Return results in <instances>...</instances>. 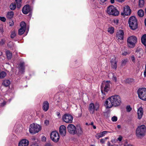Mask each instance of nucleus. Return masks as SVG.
<instances>
[{
  "label": "nucleus",
  "instance_id": "f257e3e1",
  "mask_svg": "<svg viewBox=\"0 0 146 146\" xmlns=\"http://www.w3.org/2000/svg\"><path fill=\"white\" fill-rule=\"evenodd\" d=\"M109 100L111 101L110 104H109V107H112L113 106L116 107L120 105L121 103V99L119 96L118 95H114L109 98Z\"/></svg>",
  "mask_w": 146,
  "mask_h": 146
},
{
  "label": "nucleus",
  "instance_id": "f03ea898",
  "mask_svg": "<svg viewBox=\"0 0 146 146\" xmlns=\"http://www.w3.org/2000/svg\"><path fill=\"white\" fill-rule=\"evenodd\" d=\"M106 12L108 14L113 16H117L119 13V11L116 7L112 5L108 7Z\"/></svg>",
  "mask_w": 146,
  "mask_h": 146
},
{
  "label": "nucleus",
  "instance_id": "7ed1b4c3",
  "mask_svg": "<svg viewBox=\"0 0 146 146\" xmlns=\"http://www.w3.org/2000/svg\"><path fill=\"white\" fill-rule=\"evenodd\" d=\"M41 130V127L39 125L33 123L30 125L29 131L30 133L34 134L38 133Z\"/></svg>",
  "mask_w": 146,
  "mask_h": 146
},
{
  "label": "nucleus",
  "instance_id": "20e7f679",
  "mask_svg": "<svg viewBox=\"0 0 146 146\" xmlns=\"http://www.w3.org/2000/svg\"><path fill=\"white\" fill-rule=\"evenodd\" d=\"M128 23L129 26L131 29L135 30L137 28V20L135 16H132L129 18Z\"/></svg>",
  "mask_w": 146,
  "mask_h": 146
},
{
  "label": "nucleus",
  "instance_id": "39448f33",
  "mask_svg": "<svg viewBox=\"0 0 146 146\" xmlns=\"http://www.w3.org/2000/svg\"><path fill=\"white\" fill-rule=\"evenodd\" d=\"M145 130L146 127L145 125H142L138 126L136 131L137 136L138 137H140L144 136L145 133Z\"/></svg>",
  "mask_w": 146,
  "mask_h": 146
},
{
  "label": "nucleus",
  "instance_id": "423d86ee",
  "mask_svg": "<svg viewBox=\"0 0 146 146\" xmlns=\"http://www.w3.org/2000/svg\"><path fill=\"white\" fill-rule=\"evenodd\" d=\"M137 38L134 36H131L128 38L127 40V44L129 47L133 48L135 46Z\"/></svg>",
  "mask_w": 146,
  "mask_h": 146
},
{
  "label": "nucleus",
  "instance_id": "0eeeda50",
  "mask_svg": "<svg viewBox=\"0 0 146 146\" xmlns=\"http://www.w3.org/2000/svg\"><path fill=\"white\" fill-rule=\"evenodd\" d=\"M110 81H106L102 83L101 86V90L102 94L105 95V93L103 92V89L104 92L106 93L109 90L110 88Z\"/></svg>",
  "mask_w": 146,
  "mask_h": 146
},
{
  "label": "nucleus",
  "instance_id": "6e6552de",
  "mask_svg": "<svg viewBox=\"0 0 146 146\" xmlns=\"http://www.w3.org/2000/svg\"><path fill=\"white\" fill-rule=\"evenodd\" d=\"M139 97L142 100L146 101V88L139 89L137 90Z\"/></svg>",
  "mask_w": 146,
  "mask_h": 146
},
{
  "label": "nucleus",
  "instance_id": "1a4fd4ad",
  "mask_svg": "<svg viewBox=\"0 0 146 146\" xmlns=\"http://www.w3.org/2000/svg\"><path fill=\"white\" fill-rule=\"evenodd\" d=\"M62 119L66 123L70 124L72 122L73 117L69 114L65 113L62 116Z\"/></svg>",
  "mask_w": 146,
  "mask_h": 146
},
{
  "label": "nucleus",
  "instance_id": "9d476101",
  "mask_svg": "<svg viewBox=\"0 0 146 146\" xmlns=\"http://www.w3.org/2000/svg\"><path fill=\"white\" fill-rule=\"evenodd\" d=\"M50 138L54 142H58L60 138L59 133L56 131H52L50 134Z\"/></svg>",
  "mask_w": 146,
  "mask_h": 146
},
{
  "label": "nucleus",
  "instance_id": "9b49d317",
  "mask_svg": "<svg viewBox=\"0 0 146 146\" xmlns=\"http://www.w3.org/2000/svg\"><path fill=\"white\" fill-rule=\"evenodd\" d=\"M76 127L72 124H69L67 127V129L68 132L70 134L74 135L75 134Z\"/></svg>",
  "mask_w": 146,
  "mask_h": 146
},
{
  "label": "nucleus",
  "instance_id": "f8f14e48",
  "mask_svg": "<svg viewBox=\"0 0 146 146\" xmlns=\"http://www.w3.org/2000/svg\"><path fill=\"white\" fill-rule=\"evenodd\" d=\"M131 13V10L130 9L129 7L127 5L124 8L123 12L121 13L122 15H130Z\"/></svg>",
  "mask_w": 146,
  "mask_h": 146
},
{
  "label": "nucleus",
  "instance_id": "ddd939ff",
  "mask_svg": "<svg viewBox=\"0 0 146 146\" xmlns=\"http://www.w3.org/2000/svg\"><path fill=\"white\" fill-rule=\"evenodd\" d=\"M31 11L30 6L29 5H25L22 10L23 13L25 14H27Z\"/></svg>",
  "mask_w": 146,
  "mask_h": 146
},
{
  "label": "nucleus",
  "instance_id": "4468645a",
  "mask_svg": "<svg viewBox=\"0 0 146 146\" xmlns=\"http://www.w3.org/2000/svg\"><path fill=\"white\" fill-rule=\"evenodd\" d=\"M18 69L19 72L23 74L25 72V63L24 62H21L19 64Z\"/></svg>",
  "mask_w": 146,
  "mask_h": 146
},
{
  "label": "nucleus",
  "instance_id": "2eb2a0df",
  "mask_svg": "<svg viewBox=\"0 0 146 146\" xmlns=\"http://www.w3.org/2000/svg\"><path fill=\"white\" fill-rule=\"evenodd\" d=\"M29 144V141L28 140L23 139L19 142L18 146H28Z\"/></svg>",
  "mask_w": 146,
  "mask_h": 146
},
{
  "label": "nucleus",
  "instance_id": "dca6fc26",
  "mask_svg": "<svg viewBox=\"0 0 146 146\" xmlns=\"http://www.w3.org/2000/svg\"><path fill=\"white\" fill-rule=\"evenodd\" d=\"M137 114L138 115V119H140L142 117L143 114V108L140 107L137 110Z\"/></svg>",
  "mask_w": 146,
  "mask_h": 146
},
{
  "label": "nucleus",
  "instance_id": "f3484780",
  "mask_svg": "<svg viewBox=\"0 0 146 146\" xmlns=\"http://www.w3.org/2000/svg\"><path fill=\"white\" fill-rule=\"evenodd\" d=\"M49 104L47 101H44L43 103L42 109L44 111H46L49 108Z\"/></svg>",
  "mask_w": 146,
  "mask_h": 146
},
{
  "label": "nucleus",
  "instance_id": "a211bd4d",
  "mask_svg": "<svg viewBox=\"0 0 146 146\" xmlns=\"http://www.w3.org/2000/svg\"><path fill=\"white\" fill-rule=\"evenodd\" d=\"M59 131L61 135H65L66 133V127L63 125H61L59 128Z\"/></svg>",
  "mask_w": 146,
  "mask_h": 146
},
{
  "label": "nucleus",
  "instance_id": "6ab92c4d",
  "mask_svg": "<svg viewBox=\"0 0 146 146\" xmlns=\"http://www.w3.org/2000/svg\"><path fill=\"white\" fill-rule=\"evenodd\" d=\"M116 57L114 56L113 58H112L110 61L111 64V67L113 69H116L117 68V61Z\"/></svg>",
  "mask_w": 146,
  "mask_h": 146
},
{
  "label": "nucleus",
  "instance_id": "aec40b11",
  "mask_svg": "<svg viewBox=\"0 0 146 146\" xmlns=\"http://www.w3.org/2000/svg\"><path fill=\"white\" fill-rule=\"evenodd\" d=\"M124 35V32L122 30H119L117 33V36L118 39L121 40H122L123 37Z\"/></svg>",
  "mask_w": 146,
  "mask_h": 146
},
{
  "label": "nucleus",
  "instance_id": "412c9836",
  "mask_svg": "<svg viewBox=\"0 0 146 146\" xmlns=\"http://www.w3.org/2000/svg\"><path fill=\"white\" fill-rule=\"evenodd\" d=\"M88 110L91 113L93 114L95 112V105L93 103H90L89 106Z\"/></svg>",
  "mask_w": 146,
  "mask_h": 146
},
{
  "label": "nucleus",
  "instance_id": "4be33fe9",
  "mask_svg": "<svg viewBox=\"0 0 146 146\" xmlns=\"http://www.w3.org/2000/svg\"><path fill=\"white\" fill-rule=\"evenodd\" d=\"M83 133L82 128L80 126L77 127L76 128V131H75V134H77L79 136L82 135Z\"/></svg>",
  "mask_w": 146,
  "mask_h": 146
},
{
  "label": "nucleus",
  "instance_id": "5701e85b",
  "mask_svg": "<svg viewBox=\"0 0 146 146\" xmlns=\"http://www.w3.org/2000/svg\"><path fill=\"white\" fill-rule=\"evenodd\" d=\"M108 132L107 131H104L102 132L98 133L96 135V137L97 139H99L100 137L104 136Z\"/></svg>",
  "mask_w": 146,
  "mask_h": 146
},
{
  "label": "nucleus",
  "instance_id": "b1692460",
  "mask_svg": "<svg viewBox=\"0 0 146 146\" xmlns=\"http://www.w3.org/2000/svg\"><path fill=\"white\" fill-rule=\"evenodd\" d=\"M14 13L13 11L8 12L6 15V17L8 19H11L13 18Z\"/></svg>",
  "mask_w": 146,
  "mask_h": 146
},
{
  "label": "nucleus",
  "instance_id": "393cba45",
  "mask_svg": "<svg viewBox=\"0 0 146 146\" xmlns=\"http://www.w3.org/2000/svg\"><path fill=\"white\" fill-rule=\"evenodd\" d=\"M10 81L9 80H5L3 81L2 84L5 87L9 86L10 84Z\"/></svg>",
  "mask_w": 146,
  "mask_h": 146
},
{
  "label": "nucleus",
  "instance_id": "a878e982",
  "mask_svg": "<svg viewBox=\"0 0 146 146\" xmlns=\"http://www.w3.org/2000/svg\"><path fill=\"white\" fill-rule=\"evenodd\" d=\"M110 102V100H109V98H108L105 102L104 105L106 106V108H111L108 107V106H109V104H110L111 103Z\"/></svg>",
  "mask_w": 146,
  "mask_h": 146
},
{
  "label": "nucleus",
  "instance_id": "bb28decb",
  "mask_svg": "<svg viewBox=\"0 0 146 146\" xmlns=\"http://www.w3.org/2000/svg\"><path fill=\"white\" fill-rule=\"evenodd\" d=\"M141 41L143 45H146V34L143 35L141 38Z\"/></svg>",
  "mask_w": 146,
  "mask_h": 146
},
{
  "label": "nucleus",
  "instance_id": "cd10ccee",
  "mask_svg": "<svg viewBox=\"0 0 146 146\" xmlns=\"http://www.w3.org/2000/svg\"><path fill=\"white\" fill-rule=\"evenodd\" d=\"M22 0H15L17 8L19 9L21 6Z\"/></svg>",
  "mask_w": 146,
  "mask_h": 146
},
{
  "label": "nucleus",
  "instance_id": "c85d7f7f",
  "mask_svg": "<svg viewBox=\"0 0 146 146\" xmlns=\"http://www.w3.org/2000/svg\"><path fill=\"white\" fill-rule=\"evenodd\" d=\"M9 8L12 10H15L16 8V5L15 3H11L9 6Z\"/></svg>",
  "mask_w": 146,
  "mask_h": 146
},
{
  "label": "nucleus",
  "instance_id": "c756f323",
  "mask_svg": "<svg viewBox=\"0 0 146 146\" xmlns=\"http://www.w3.org/2000/svg\"><path fill=\"white\" fill-rule=\"evenodd\" d=\"M6 53L8 59H11L12 57V53L9 50L6 51Z\"/></svg>",
  "mask_w": 146,
  "mask_h": 146
},
{
  "label": "nucleus",
  "instance_id": "7c9ffc66",
  "mask_svg": "<svg viewBox=\"0 0 146 146\" xmlns=\"http://www.w3.org/2000/svg\"><path fill=\"white\" fill-rule=\"evenodd\" d=\"M137 14L139 17H142L144 15V12L142 9H140L138 11Z\"/></svg>",
  "mask_w": 146,
  "mask_h": 146
},
{
  "label": "nucleus",
  "instance_id": "2f4dec72",
  "mask_svg": "<svg viewBox=\"0 0 146 146\" xmlns=\"http://www.w3.org/2000/svg\"><path fill=\"white\" fill-rule=\"evenodd\" d=\"M114 28L113 27H109L108 29V32L110 34H112L113 33H114Z\"/></svg>",
  "mask_w": 146,
  "mask_h": 146
},
{
  "label": "nucleus",
  "instance_id": "473e14b6",
  "mask_svg": "<svg viewBox=\"0 0 146 146\" xmlns=\"http://www.w3.org/2000/svg\"><path fill=\"white\" fill-rule=\"evenodd\" d=\"M144 0H139L138 5L140 8H142L144 6Z\"/></svg>",
  "mask_w": 146,
  "mask_h": 146
},
{
  "label": "nucleus",
  "instance_id": "72a5a7b5",
  "mask_svg": "<svg viewBox=\"0 0 146 146\" xmlns=\"http://www.w3.org/2000/svg\"><path fill=\"white\" fill-rule=\"evenodd\" d=\"M26 29H22V28H20L19 30L18 31V34L20 35H22L25 32Z\"/></svg>",
  "mask_w": 146,
  "mask_h": 146
},
{
  "label": "nucleus",
  "instance_id": "f704fd0d",
  "mask_svg": "<svg viewBox=\"0 0 146 146\" xmlns=\"http://www.w3.org/2000/svg\"><path fill=\"white\" fill-rule=\"evenodd\" d=\"M20 26L21 28L26 29V24L24 22H21L20 24Z\"/></svg>",
  "mask_w": 146,
  "mask_h": 146
},
{
  "label": "nucleus",
  "instance_id": "c9c22d12",
  "mask_svg": "<svg viewBox=\"0 0 146 146\" xmlns=\"http://www.w3.org/2000/svg\"><path fill=\"white\" fill-rule=\"evenodd\" d=\"M7 46L11 49L14 47V44L13 42L10 41L7 44Z\"/></svg>",
  "mask_w": 146,
  "mask_h": 146
},
{
  "label": "nucleus",
  "instance_id": "e433bc0d",
  "mask_svg": "<svg viewBox=\"0 0 146 146\" xmlns=\"http://www.w3.org/2000/svg\"><path fill=\"white\" fill-rule=\"evenodd\" d=\"M6 75V73L4 71H2L0 73V78H3Z\"/></svg>",
  "mask_w": 146,
  "mask_h": 146
},
{
  "label": "nucleus",
  "instance_id": "4c0bfd02",
  "mask_svg": "<svg viewBox=\"0 0 146 146\" xmlns=\"http://www.w3.org/2000/svg\"><path fill=\"white\" fill-rule=\"evenodd\" d=\"M133 79L132 78H129L126 80V83L130 84L133 82Z\"/></svg>",
  "mask_w": 146,
  "mask_h": 146
},
{
  "label": "nucleus",
  "instance_id": "58836bf2",
  "mask_svg": "<svg viewBox=\"0 0 146 146\" xmlns=\"http://www.w3.org/2000/svg\"><path fill=\"white\" fill-rule=\"evenodd\" d=\"M16 36V33L15 31H13L11 32V37L12 38H13Z\"/></svg>",
  "mask_w": 146,
  "mask_h": 146
},
{
  "label": "nucleus",
  "instance_id": "ea45409f",
  "mask_svg": "<svg viewBox=\"0 0 146 146\" xmlns=\"http://www.w3.org/2000/svg\"><path fill=\"white\" fill-rule=\"evenodd\" d=\"M136 52L137 54H139V58L141 57V56H142L143 54V52L142 50L137 51Z\"/></svg>",
  "mask_w": 146,
  "mask_h": 146
},
{
  "label": "nucleus",
  "instance_id": "a19ab883",
  "mask_svg": "<svg viewBox=\"0 0 146 146\" xmlns=\"http://www.w3.org/2000/svg\"><path fill=\"white\" fill-rule=\"evenodd\" d=\"M6 40L4 38H2L1 39V41H0V44L1 45H3L5 44L6 42Z\"/></svg>",
  "mask_w": 146,
  "mask_h": 146
},
{
  "label": "nucleus",
  "instance_id": "79ce46f5",
  "mask_svg": "<svg viewBox=\"0 0 146 146\" xmlns=\"http://www.w3.org/2000/svg\"><path fill=\"white\" fill-rule=\"evenodd\" d=\"M126 111L127 112H130L132 110V108L130 106H127L126 107Z\"/></svg>",
  "mask_w": 146,
  "mask_h": 146
},
{
  "label": "nucleus",
  "instance_id": "37998d69",
  "mask_svg": "<svg viewBox=\"0 0 146 146\" xmlns=\"http://www.w3.org/2000/svg\"><path fill=\"white\" fill-rule=\"evenodd\" d=\"M127 62V59H123L122 60V64L123 65H125Z\"/></svg>",
  "mask_w": 146,
  "mask_h": 146
},
{
  "label": "nucleus",
  "instance_id": "c03bdc74",
  "mask_svg": "<svg viewBox=\"0 0 146 146\" xmlns=\"http://www.w3.org/2000/svg\"><path fill=\"white\" fill-rule=\"evenodd\" d=\"M111 120L113 122H115L117 121V117L114 116L111 118Z\"/></svg>",
  "mask_w": 146,
  "mask_h": 146
},
{
  "label": "nucleus",
  "instance_id": "a18cd8bd",
  "mask_svg": "<svg viewBox=\"0 0 146 146\" xmlns=\"http://www.w3.org/2000/svg\"><path fill=\"white\" fill-rule=\"evenodd\" d=\"M99 1L100 4L102 5H104V3L107 1V0H98Z\"/></svg>",
  "mask_w": 146,
  "mask_h": 146
},
{
  "label": "nucleus",
  "instance_id": "49530a36",
  "mask_svg": "<svg viewBox=\"0 0 146 146\" xmlns=\"http://www.w3.org/2000/svg\"><path fill=\"white\" fill-rule=\"evenodd\" d=\"M131 58L132 62H133V63L135 62V58L134 56L133 55L131 56Z\"/></svg>",
  "mask_w": 146,
  "mask_h": 146
},
{
  "label": "nucleus",
  "instance_id": "de8ad7c7",
  "mask_svg": "<svg viewBox=\"0 0 146 146\" xmlns=\"http://www.w3.org/2000/svg\"><path fill=\"white\" fill-rule=\"evenodd\" d=\"M111 74L113 76V80L115 82H116L117 80L116 77L114 76L113 73H112Z\"/></svg>",
  "mask_w": 146,
  "mask_h": 146
},
{
  "label": "nucleus",
  "instance_id": "09e8293b",
  "mask_svg": "<svg viewBox=\"0 0 146 146\" xmlns=\"http://www.w3.org/2000/svg\"><path fill=\"white\" fill-rule=\"evenodd\" d=\"M0 20L3 22H5L6 21V19L4 17H1L0 16Z\"/></svg>",
  "mask_w": 146,
  "mask_h": 146
},
{
  "label": "nucleus",
  "instance_id": "8fccbe9b",
  "mask_svg": "<svg viewBox=\"0 0 146 146\" xmlns=\"http://www.w3.org/2000/svg\"><path fill=\"white\" fill-rule=\"evenodd\" d=\"M99 106L98 104H96L95 105V110L97 111L99 109Z\"/></svg>",
  "mask_w": 146,
  "mask_h": 146
},
{
  "label": "nucleus",
  "instance_id": "3c124183",
  "mask_svg": "<svg viewBox=\"0 0 146 146\" xmlns=\"http://www.w3.org/2000/svg\"><path fill=\"white\" fill-rule=\"evenodd\" d=\"M105 139H102L100 140V143L101 144H103L105 143Z\"/></svg>",
  "mask_w": 146,
  "mask_h": 146
},
{
  "label": "nucleus",
  "instance_id": "603ef678",
  "mask_svg": "<svg viewBox=\"0 0 146 146\" xmlns=\"http://www.w3.org/2000/svg\"><path fill=\"white\" fill-rule=\"evenodd\" d=\"M129 52H127V51H124V52L123 53L122 55L123 56H126L127 54H129Z\"/></svg>",
  "mask_w": 146,
  "mask_h": 146
},
{
  "label": "nucleus",
  "instance_id": "864d4df0",
  "mask_svg": "<svg viewBox=\"0 0 146 146\" xmlns=\"http://www.w3.org/2000/svg\"><path fill=\"white\" fill-rule=\"evenodd\" d=\"M44 123L45 124H46V125H47L49 124V121L48 120L46 119L45 120Z\"/></svg>",
  "mask_w": 146,
  "mask_h": 146
},
{
  "label": "nucleus",
  "instance_id": "5fc2aeb1",
  "mask_svg": "<svg viewBox=\"0 0 146 146\" xmlns=\"http://www.w3.org/2000/svg\"><path fill=\"white\" fill-rule=\"evenodd\" d=\"M56 115L58 116V118H60V113L58 112H56Z\"/></svg>",
  "mask_w": 146,
  "mask_h": 146
},
{
  "label": "nucleus",
  "instance_id": "6e6d98bb",
  "mask_svg": "<svg viewBox=\"0 0 146 146\" xmlns=\"http://www.w3.org/2000/svg\"><path fill=\"white\" fill-rule=\"evenodd\" d=\"M122 137L120 135L119 136V137L117 138V140L120 141H121L122 140Z\"/></svg>",
  "mask_w": 146,
  "mask_h": 146
},
{
  "label": "nucleus",
  "instance_id": "4d7b16f0",
  "mask_svg": "<svg viewBox=\"0 0 146 146\" xmlns=\"http://www.w3.org/2000/svg\"><path fill=\"white\" fill-rule=\"evenodd\" d=\"M3 32L4 30L3 27L0 26V32L3 33Z\"/></svg>",
  "mask_w": 146,
  "mask_h": 146
},
{
  "label": "nucleus",
  "instance_id": "13d9d810",
  "mask_svg": "<svg viewBox=\"0 0 146 146\" xmlns=\"http://www.w3.org/2000/svg\"><path fill=\"white\" fill-rule=\"evenodd\" d=\"M144 75L145 77L146 76V64L145 65V70L144 72Z\"/></svg>",
  "mask_w": 146,
  "mask_h": 146
},
{
  "label": "nucleus",
  "instance_id": "bf43d9fd",
  "mask_svg": "<svg viewBox=\"0 0 146 146\" xmlns=\"http://www.w3.org/2000/svg\"><path fill=\"white\" fill-rule=\"evenodd\" d=\"M6 102L4 101L2 103H1V106H4L6 104Z\"/></svg>",
  "mask_w": 146,
  "mask_h": 146
},
{
  "label": "nucleus",
  "instance_id": "052dcab7",
  "mask_svg": "<svg viewBox=\"0 0 146 146\" xmlns=\"http://www.w3.org/2000/svg\"><path fill=\"white\" fill-rule=\"evenodd\" d=\"M45 146H53L52 144L50 143H46L45 145Z\"/></svg>",
  "mask_w": 146,
  "mask_h": 146
},
{
  "label": "nucleus",
  "instance_id": "680f3d73",
  "mask_svg": "<svg viewBox=\"0 0 146 146\" xmlns=\"http://www.w3.org/2000/svg\"><path fill=\"white\" fill-rule=\"evenodd\" d=\"M114 22L117 24L119 23V20L117 19L114 20Z\"/></svg>",
  "mask_w": 146,
  "mask_h": 146
},
{
  "label": "nucleus",
  "instance_id": "e2e57ef3",
  "mask_svg": "<svg viewBox=\"0 0 146 146\" xmlns=\"http://www.w3.org/2000/svg\"><path fill=\"white\" fill-rule=\"evenodd\" d=\"M9 26H13L14 25V23L13 22V21H12V23H10V22H9Z\"/></svg>",
  "mask_w": 146,
  "mask_h": 146
},
{
  "label": "nucleus",
  "instance_id": "0e129e2a",
  "mask_svg": "<svg viewBox=\"0 0 146 146\" xmlns=\"http://www.w3.org/2000/svg\"><path fill=\"white\" fill-rule=\"evenodd\" d=\"M141 63V61L140 60H139L137 62V65L139 66L140 65Z\"/></svg>",
  "mask_w": 146,
  "mask_h": 146
},
{
  "label": "nucleus",
  "instance_id": "69168bd1",
  "mask_svg": "<svg viewBox=\"0 0 146 146\" xmlns=\"http://www.w3.org/2000/svg\"><path fill=\"white\" fill-rule=\"evenodd\" d=\"M31 146H38L37 144H33L31 145Z\"/></svg>",
  "mask_w": 146,
  "mask_h": 146
},
{
  "label": "nucleus",
  "instance_id": "338daca9",
  "mask_svg": "<svg viewBox=\"0 0 146 146\" xmlns=\"http://www.w3.org/2000/svg\"><path fill=\"white\" fill-rule=\"evenodd\" d=\"M110 1L111 3L112 4L114 3L115 2L114 0H110Z\"/></svg>",
  "mask_w": 146,
  "mask_h": 146
},
{
  "label": "nucleus",
  "instance_id": "774afa93",
  "mask_svg": "<svg viewBox=\"0 0 146 146\" xmlns=\"http://www.w3.org/2000/svg\"><path fill=\"white\" fill-rule=\"evenodd\" d=\"M108 146H113V145H110V143L109 142H108Z\"/></svg>",
  "mask_w": 146,
  "mask_h": 146
}]
</instances>
